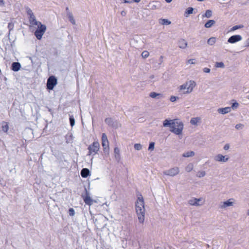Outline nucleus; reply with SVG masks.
I'll use <instances>...</instances> for the list:
<instances>
[{
	"mask_svg": "<svg viewBox=\"0 0 249 249\" xmlns=\"http://www.w3.org/2000/svg\"><path fill=\"white\" fill-rule=\"evenodd\" d=\"M164 127L169 126L170 131L177 135L182 133L183 124L182 122L178 121L177 119L168 120L166 119L163 123Z\"/></svg>",
	"mask_w": 249,
	"mask_h": 249,
	"instance_id": "nucleus-1",
	"label": "nucleus"
},
{
	"mask_svg": "<svg viewBox=\"0 0 249 249\" xmlns=\"http://www.w3.org/2000/svg\"><path fill=\"white\" fill-rule=\"evenodd\" d=\"M29 23L30 24L29 26L30 30L32 32H34L35 35L38 39H41L46 29V26L42 24L40 22L37 21L36 19Z\"/></svg>",
	"mask_w": 249,
	"mask_h": 249,
	"instance_id": "nucleus-2",
	"label": "nucleus"
},
{
	"mask_svg": "<svg viewBox=\"0 0 249 249\" xmlns=\"http://www.w3.org/2000/svg\"><path fill=\"white\" fill-rule=\"evenodd\" d=\"M135 206L139 220L140 222L143 223L144 220L145 209L143 198L141 194L138 197Z\"/></svg>",
	"mask_w": 249,
	"mask_h": 249,
	"instance_id": "nucleus-3",
	"label": "nucleus"
},
{
	"mask_svg": "<svg viewBox=\"0 0 249 249\" xmlns=\"http://www.w3.org/2000/svg\"><path fill=\"white\" fill-rule=\"evenodd\" d=\"M196 86V83L194 81H190L189 82H186L183 85L180 86V90H182L183 93H190L193 88Z\"/></svg>",
	"mask_w": 249,
	"mask_h": 249,
	"instance_id": "nucleus-4",
	"label": "nucleus"
},
{
	"mask_svg": "<svg viewBox=\"0 0 249 249\" xmlns=\"http://www.w3.org/2000/svg\"><path fill=\"white\" fill-rule=\"evenodd\" d=\"M100 144L97 141L94 142L88 147L89 155H94L97 153L99 150Z\"/></svg>",
	"mask_w": 249,
	"mask_h": 249,
	"instance_id": "nucleus-5",
	"label": "nucleus"
},
{
	"mask_svg": "<svg viewBox=\"0 0 249 249\" xmlns=\"http://www.w3.org/2000/svg\"><path fill=\"white\" fill-rule=\"evenodd\" d=\"M57 83V78L54 76H50L48 78V89L52 90Z\"/></svg>",
	"mask_w": 249,
	"mask_h": 249,
	"instance_id": "nucleus-6",
	"label": "nucleus"
},
{
	"mask_svg": "<svg viewBox=\"0 0 249 249\" xmlns=\"http://www.w3.org/2000/svg\"><path fill=\"white\" fill-rule=\"evenodd\" d=\"M82 197L84 201V202L89 206H91L93 202V199L89 196V193L86 190V193L85 195H82Z\"/></svg>",
	"mask_w": 249,
	"mask_h": 249,
	"instance_id": "nucleus-7",
	"label": "nucleus"
},
{
	"mask_svg": "<svg viewBox=\"0 0 249 249\" xmlns=\"http://www.w3.org/2000/svg\"><path fill=\"white\" fill-rule=\"evenodd\" d=\"M179 173V169L178 167H174L168 170L165 171L163 172V174L167 176H175L178 175Z\"/></svg>",
	"mask_w": 249,
	"mask_h": 249,
	"instance_id": "nucleus-8",
	"label": "nucleus"
},
{
	"mask_svg": "<svg viewBox=\"0 0 249 249\" xmlns=\"http://www.w3.org/2000/svg\"><path fill=\"white\" fill-rule=\"evenodd\" d=\"M25 9L27 14L28 16L29 22H31V21H34V20H36V17L33 11L29 7H26Z\"/></svg>",
	"mask_w": 249,
	"mask_h": 249,
	"instance_id": "nucleus-9",
	"label": "nucleus"
},
{
	"mask_svg": "<svg viewBox=\"0 0 249 249\" xmlns=\"http://www.w3.org/2000/svg\"><path fill=\"white\" fill-rule=\"evenodd\" d=\"M242 37L239 35H234L229 38L228 41V42L233 44L237 42L240 41L242 40Z\"/></svg>",
	"mask_w": 249,
	"mask_h": 249,
	"instance_id": "nucleus-10",
	"label": "nucleus"
},
{
	"mask_svg": "<svg viewBox=\"0 0 249 249\" xmlns=\"http://www.w3.org/2000/svg\"><path fill=\"white\" fill-rule=\"evenodd\" d=\"M21 68V65L19 62H13L11 65V70L14 71H18Z\"/></svg>",
	"mask_w": 249,
	"mask_h": 249,
	"instance_id": "nucleus-11",
	"label": "nucleus"
},
{
	"mask_svg": "<svg viewBox=\"0 0 249 249\" xmlns=\"http://www.w3.org/2000/svg\"><path fill=\"white\" fill-rule=\"evenodd\" d=\"M215 160L218 161H226L228 160V158H225V156L221 154H218L215 157Z\"/></svg>",
	"mask_w": 249,
	"mask_h": 249,
	"instance_id": "nucleus-12",
	"label": "nucleus"
},
{
	"mask_svg": "<svg viewBox=\"0 0 249 249\" xmlns=\"http://www.w3.org/2000/svg\"><path fill=\"white\" fill-rule=\"evenodd\" d=\"M90 174L89 170L88 168H83L81 171V175L82 177L86 178Z\"/></svg>",
	"mask_w": 249,
	"mask_h": 249,
	"instance_id": "nucleus-13",
	"label": "nucleus"
},
{
	"mask_svg": "<svg viewBox=\"0 0 249 249\" xmlns=\"http://www.w3.org/2000/svg\"><path fill=\"white\" fill-rule=\"evenodd\" d=\"M201 200H202L201 198H193L189 200V204L191 205H199L200 204L198 202Z\"/></svg>",
	"mask_w": 249,
	"mask_h": 249,
	"instance_id": "nucleus-14",
	"label": "nucleus"
},
{
	"mask_svg": "<svg viewBox=\"0 0 249 249\" xmlns=\"http://www.w3.org/2000/svg\"><path fill=\"white\" fill-rule=\"evenodd\" d=\"M231 111V108L229 107H224V108H219L218 109V112L221 114H226L227 113Z\"/></svg>",
	"mask_w": 249,
	"mask_h": 249,
	"instance_id": "nucleus-15",
	"label": "nucleus"
},
{
	"mask_svg": "<svg viewBox=\"0 0 249 249\" xmlns=\"http://www.w3.org/2000/svg\"><path fill=\"white\" fill-rule=\"evenodd\" d=\"M9 129V126L7 123L3 122L2 123L1 130L4 132H7Z\"/></svg>",
	"mask_w": 249,
	"mask_h": 249,
	"instance_id": "nucleus-16",
	"label": "nucleus"
},
{
	"mask_svg": "<svg viewBox=\"0 0 249 249\" xmlns=\"http://www.w3.org/2000/svg\"><path fill=\"white\" fill-rule=\"evenodd\" d=\"M178 45L180 48H185L187 45V43L184 39H181L178 41Z\"/></svg>",
	"mask_w": 249,
	"mask_h": 249,
	"instance_id": "nucleus-17",
	"label": "nucleus"
},
{
	"mask_svg": "<svg viewBox=\"0 0 249 249\" xmlns=\"http://www.w3.org/2000/svg\"><path fill=\"white\" fill-rule=\"evenodd\" d=\"M102 145L103 147V150L104 151L106 150H108L109 149V142L108 141H105L102 142Z\"/></svg>",
	"mask_w": 249,
	"mask_h": 249,
	"instance_id": "nucleus-18",
	"label": "nucleus"
},
{
	"mask_svg": "<svg viewBox=\"0 0 249 249\" xmlns=\"http://www.w3.org/2000/svg\"><path fill=\"white\" fill-rule=\"evenodd\" d=\"M215 23V21L213 20H209L205 24V27L206 28H210Z\"/></svg>",
	"mask_w": 249,
	"mask_h": 249,
	"instance_id": "nucleus-19",
	"label": "nucleus"
},
{
	"mask_svg": "<svg viewBox=\"0 0 249 249\" xmlns=\"http://www.w3.org/2000/svg\"><path fill=\"white\" fill-rule=\"evenodd\" d=\"M193 10H194V9L192 7L188 8L185 12L184 16L186 17H188L190 14H191L193 13Z\"/></svg>",
	"mask_w": 249,
	"mask_h": 249,
	"instance_id": "nucleus-20",
	"label": "nucleus"
},
{
	"mask_svg": "<svg viewBox=\"0 0 249 249\" xmlns=\"http://www.w3.org/2000/svg\"><path fill=\"white\" fill-rule=\"evenodd\" d=\"M231 200H233V199H230L228 201L224 202L223 203L222 207H226L228 206H232L233 202L232 201H231Z\"/></svg>",
	"mask_w": 249,
	"mask_h": 249,
	"instance_id": "nucleus-21",
	"label": "nucleus"
},
{
	"mask_svg": "<svg viewBox=\"0 0 249 249\" xmlns=\"http://www.w3.org/2000/svg\"><path fill=\"white\" fill-rule=\"evenodd\" d=\"M200 119L198 117L193 118L191 119L190 123L192 124L196 125L200 121Z\"/></svg>",
	"mask_w": 249,
	"mask_h": 249,
	"instance_id": "nucleus-22",
	"label": "nucleus"
},
{
	"mask_svg": "<svg viewBox=\"0 0 249 249\" xmlns=\"http://www.w3.org/2000/svg\"><path fill=\"white\" fill-rule=\"evenodd\" d=\"M68 18L69 19V20L71 21V22L73 25L75 24V20L73 18V17L72 14L71 13H69L68 14Z\"/></svg>",
	"mask_w": 249,
	"mask_h": 249,
	"instance_id": "nucleus-23",
	"label": "nucleus"
},
{
	"mask_svg": "<svg viewBox=\"0 0 249 249\" xmlns=\"http://www.w3.org/2000/svg\"><path fill=\"white\" fill-rule=\"evenodd\" d=\"M216 42V38L214 37L210 38L208 40V43L210 45H213Z\"/></svg>",
	"mask_w": 249,
	"mask_h": 249,
	"instance_id": "nucleus-24",
	"label": "nucleus"
},
{
	"mask_svg": "<svg viewBox=\"0 0 249 249\" xmlns=\"http://www.w3.org/2000/svg\"><path fill=\"white\" fill-rule=\"evenodd\" d=\"M160 23L162 25H169L171 24V21L166 19H160Z\"/></svg>",
	"mask_w": 249,
	"mask_h": 249,
	"instance_id": "nucleus-25",
	"label": "nucleus"
},
{
	"mask_svg": "<svg viewBox=\"0 0 249 249\" xmlns=\"http://www.w3.org/2000/svg\"><path fill=\"white\" fill-rule=\"evenodd\" d=\"M195 153L193 151L187 152L183 154L184 157H189L194 155Z\"/></svg>",
	"mask_w": 249,
	"mask_h": 249,
	"instance_id": "nucleus-26",
	"label": "nucleus"
},
{
	"mask_svg": "<svg viewBox=\"0 0 249 249\" xmlns=\"http://www.w3.org/2000/svg\"><path fill=\"white\" fill-rule=\"evenodd\" d=\"M106 124L108 125H111L113 124V121L111 118H107L105 120Z\"/></svg>",
	"mask_w": 249,
	"mask_h": 249,
	"instance_id": "nucleus-27",
	"label": "nucleus"
},
{
	"mask_svg": "<svg viewBox=\"0 0 249 249\" xmlns=\"http://www.w3.org/2000/svg\"><path fill=\"white\" fill-rule=\"evenodd\" d=\"M212 12L210 10H207L206 11L205 13V16L208 18H210L212 16Z\"/></svg>",
	"mask_w": 249,
	"mask_h": 249,
	"instance_id": "nucleus-28",
	"label": "nucleus"
},
{
	"mask_svg": "<svg viewBox=\"0 0 249 249\" xmlns=\"http://www.w3.org/2000/svg\"><path fill=\"white\" fill-rule=\"evenodd\" d=\"M193 165L192 164H190L186 166L185 170L187 172H189L193 170Z\"/></svg>",
	"mask_w": 249,
	"mask_h": 249,
	"instance_id": "nucleus-29",
	"label": "nucleus"
},
{
	"mask_svg": "<svg viewBox=\"0 0 249 249\" xmlns=\"http://www.w3.org/2000/svg\"><path fill=\"white\" fill-rule=\"evenodd\" d=\"M149 55L148 52L146 51H143L142 53V56L143 58H147Z\"/></svg>",
	"mask_w": 249,
	"mask_h": 249,
	"instance_id": "nucleus-30",
	"label": "nucleus"
},
{
	"mask_svg": "<svg viewBox=\"0 0 249 249\" xmlns=\"http://www.w3.org/2000/svg\"><path fill=\"white\" fill-rule=\"evenodd\" d=\"M242 27H243V25H235V26H233L231 28V31H233L236 30H237L238 29H240V28H241Z\"/></svg>",
	"mask_w": 249,
	"mask_h": 249,
	"instance_id": "nucleus-31",
	"label": "nucleus"
},
{
	"mask_svg": "<svg viewBox=\"0 0 249 249\" xmlns=\"http://www.w3.org/2000/svg\"><path fill=\"white\" fill-rule=\"evenodd\" d=\"M205 175V171H199V172H198L197 173V177H199V178H201V177H203Z\"/></svg>",
	"mask_w": 249,
	"mask_h": 249,
	"instance_id": "nucleus-32",
	"label": "nucleus"
},
{
	"mask_svg": "<svg viewBox=\"0 0 249 249\" xmlns=\"http://www.w3.org/2000/svg\"><path fill=\"white\" fill-rule=\"evenodd\" d=\"M70 122L71 126H73L74 125L75 120L72 116H70Z\"/></svg>",
	"mask_w": 249,
	"mask_h": 249,
	"instance_id": "nucleus-33",
	"label": "nucleus"
},
{
	"mask_svg": "<svg viewBox=\"0 0 249 249\" xmlns=\"http://www.w3.org/2000/svg\"><path fill=\"white\" fill-rule=\"evenodd\" d=\"M69 214L70 216H72L75 214L74 210L73 208H70L69 210Z\"/></svg>",
	"mask_w": 249,
	"mask_h": 249,
	"instance_id": "nucleus-34",
	"label": "nucleus"
},
{
	"mask_svg": "<svg viewBox=\"0 0 249 249\" xmlns=\"http://www.w3.org/2000/svg\"><path fill=\"white\" fill-rule=\"evenodd\" d=\"M215 66L217 68H223L224 67V65L223 62H217L215 64Z\"/></svg>",
	"mask_w": 249,
	"mask_h": 249,
	"instance_id": "nucleus-35",
	"label": "nucleus"
},
{
	"mask_svg": "<svg viewBox=\"0 0 249 249\" xmlns=\"http://www.w3.org/2000/svg\"><path fill=\"white\" fill-rule=\"evenodd\" d=\"M160 95V94L156 93L155 92H151L150 94V96L151 98H154L156 97L157 96Z\"/></svg>",
	"mask_w": 249,
	"mask_h": 249,
	"instance_id": "nucleus-36",
	"label": "nucleus"
},
{
	"mask_svg": "<svg viewBox=\"0 0 249 249\" xmlns=\"http://www.w3.org/2000/svg\"><path fill=\"white\" fill-rule=\"evenodd\" d=\"M107 138L105 133H103L102 135V142L105 141H107Z\"/></svg>",
	"mask_w": 249,
	"mask_h": 249,
	"instance_id": "nucleus-37",
	"label": "nucleus"
},
{
	"mask_svg": "<svg viewBox=\"0 0 249 249\" xmlns=\"http://www.w3.org/2000/svg\"><path fill=\"white\" fill-rule=\"evenodd\" d=\"M134 148L137 150H141L142 149V145L141 144L136 143L134 145Z\"/></svg>",
	"mask_w": 249,
	"mask_h": 249,
	"instance_id": "nucleus-38",
	"label": "nucleus"
},
{
	"mask_svg": "<svg viewBox=\"0 0 249 249\" xmlns=\"http://www.w3.org/2000/svg\"><path fill=\"white\" fill-rule=\"evenodd\" d=\"M119 153L120 150L118 147H115L114 148V153L115 154V157H117V156H119Z\"/></svg>",
	"mask_w": 249,
	"mask_h": 249,
	"instance_id": "nucleus-39",
	"label": "nucleus"
},
{
	"mask_svg": "<svg viewBox=\"0 0 249 249\" xmlns=\"http://www.w3.org/2000/svg\"><path fill=\"white\" fill-rule=\"evenodd\" d=\"M154 145H155V143L154 142H150V144H149L148 149L149 150H153L154 149Z\"/></svg>",
	"mask_w": 249,
	"mask_h": 249,
	"instance_id": "nucleus-40",
	"label": "nucleus"
},
{
	"mask_svg": "<svg viewBox=\"0 0 249 249\" xmlns=\"http://www.w3.org/2000/svg\"><path fill=\"white\" fill-rule=\"evenodd\" d=\"M14 27V24L12 23H9L8 25V28L9 29V31H11Z\"/></svg>",
	"mask_w": 249,
	"mask_h": 249,
	"instance_id": "nucleus-41",
	"label": "nucleus"
},
{
	"mask_svg": "<svg viewBox=\"0 0 249 249\" xmlns=\"http://www.w3.org/2000/svg\"><path fill=\"white\" fill-rule=\"evenodd\" d=\"M195 59H189L187 62V63L188 64H195Z\"/></svg>",
	"mask_w": 249,
	"mask_h": 249,
	"instance_id": "nucleus-42",
	"label": "nucleus"
},
{
	"mask_svg": "<svg viewBox=\"0 0 249 249\" xmlns=\"http://www.w3.org/2000/svg\"><path fill=\"white\" fill-rule=\"evenodd\" d=\"M238 106H239L238 103L237 102H235V103H234L232 104L231 107L233 108H237L238 107Z\"/></svg>",
	"mask_w": 249,
	"mask_h": 249,
	"instance_id": "nucleus-43",
	"label": "nucleus"
},
{
	"mask_svg": "<svg viewBox=\"0 0 249 249\" xmlns=\"http://www.w3.org/2000/svg\"><path fill=\"white\" fill-rule=\"evenodd\" d=\"M177 97L176 96H172L170 98V101L172 102H175L177 100Z\"/></svg>",
	"mask_w": 249,
	"mask_h": 249,
	"instance_id": "nucleus-44",
	"label": "nucleus"
},
{
	"mask_svg": "<svg viewBox=\"0 0 249 249\" xmlns=\"http://www.w3.org/2000/svg\"><path fill=\"white\" fill-rule=\"evenodd\" d=\"M243 126V125L242 124H237L235 125V128L237 129L240 128L242 127V126Z\"/></svg>",
	"mask_w": 249,
	"mask_h": 249,
	"instance_id": "nucleus-45",
	"label": "nucleus"
},
{
	"mask_svg": "<svg viewBox=\"0 0 249 249\" xmlns=\"http://www.w3.org/2000/svg\"><path fill=\"white\" fill-rule=\"evenodd\" d=\"M5 5V2L4 0H0V6H4Z\"/></svg>",
	"mask_w": 249,
	"mask_h": 249,
	"instance_id": "nucleus-46",
	"label": "nucleus"
},
{
	"mask_svg": "<svg viewBox=\"0 0 249 249\" xmlns=\"http://www.w3.org/2000/svg\"><path fill=\"white\" fill-rule=\"evenodd\" d=\"M203 71H204L205 72H207V73L209 72L210 71V69L207 68H204V70H203Z\"/></svg>",
	"mask_w": 249,
	"mask_h": 249,
	"instance_id": "nucleus-47",
	"label": "nucleus"
},
{
	"mask_svg": "<svg viewBox=\"0 0 249 249\" xmlns=\"http://www.w3.org/2000/svg\"><path fill=\"white\" fill-rule=\"evenodd\" d=\"M229 148V145L228 144H226L225 145L224 147V149L225 150H228Z\"/></svg>",
	"mask_w": 249,
	"mask_h": 249,
	"instance_id": "nucleus-48",
	"label": "nucleus"
},
{
	"mask_svg": "<svg viewBox=\"0 0 249 249\" xmlns=\"http://www.w3.org/2000/svg\"><path fill=\"white\" fill-rule=\"evenodd\" d=\"M42 198H39L38 199V201H39V202L40 203H42Z\"/></svg>",
	"mask_w": 249,
	"mask_h": 249,
	"instance_id": "nucleus-49",
	"label": "nucleus"
},
{
	"mask_svg": "<svg viewBox=\"0 0 249 249\" xmlns=\"http://www.w3.org/2000/svg\"><path fill=\"white\" fill-rule=\"evenodd\" d=\"M172 0H165V1H166L167 2H168V3H169V2H171V1H172Z\"/></svg>",
	"mask_w": 249,
	"mask_h": 249,
	"instance_id": "nucleus-50",
	"label": "nucleus"
},
{
	"mask_svg": "<svg viewBox=\"0 0 249 249\" xmlns=\"http://www.w3.org/2000/svg\"><path fill=\"white\" fill-rule=\"evenodd\" d=\"M136 2H139L141 1V0H133Z\"/></svg>",
	"mask_w": 249,
	"mask_h": 249,
	"instance_id": "nucleus-51",
	"label": "nucleus"
},
{
	"mask_svg": "<svg viewBox=\"0 0 249 249\" xmlns=\"http://www.w3.org/2000/svg\"><path fill=\"white\" fill-rule=\"evenodd\" d=\"M124 14H125V12H124V13H123V12H122L121 13V14H122V15H124Z\"/></svg>",
	"mask_w": 249,
	"mask_h": 249,
	"instance_id": "nucleus-52",
	"label": "nucleus"
},
{
	"mask_svg": "<svg viewBox=\"0 0 249 249\" xmlns=\"http://www.w3.org/2000/svg\"><path fill=\"white\" fill-rule=\"evenodd\" d=\"M124 14H125V12H124V13H123V12H122L121 13V14H122V15H124Z\"/></svg>",
	"mask_w": 249,
	"mask_h": 249,
	"instance_id": "nucleus-53",
	"label": "nucleus"
},
{
	"mask_svg": "<svg viewBox=\"0 0 249 249\" xmlns=\"http://www.w3.org/2000/svg\"><path fill=\"white\" fill-rule=\"evenodd\" d=\"M124 14H125V12H124V13H123V12H122L121 13V14H122V15H124Z\"/></svg>",
	"mask_w": 249,
	"mask_h": 249,
	"instance_id": "nucleus-54",
	"label": "nucleus"
},
{
	"mask_svg": "<svg viewBox=\"0 0 249 249\" xmlns=\"http://www.w3.org/2000/svg\"><path fill=\"white\" fill-rule=\"evenodd\" d=\"M124 14H125V12H124V13H123V12H122L121 13V14H122V15H124Z\"/></svg>",
	"mask_w": 249,
	"mask_h": 249,
	"instance_id": "nucleus-55",
	"label": "nucleus"
},
{
	"mask_svg": "<svg viewBox=\"0 0 249 249\" xmlns=\"http://www.w3.org/2000/svg\"><path fill=\"white\" fill-rule=\"evenodd\" d=\"M46 127H47V124H46V126H45L44 129H45Z\"/></svg>",
	"mask_w": 249,
	"mask_h": 249,
	"instance_id": "nucleus-56",
	"label": "nucleus"
},
{
	"mask_svg": "<svg viewBox=\"0 0 249 249\" xmlns=\"http://www.w3.org/2000/svg\"><path fill=\"white\" fill-rule=\"evenodd\" d=\"M248 214L249 215V212Z\"/></svg>",
	"mask_w": 249,
	"mask_h": 249,
	"instance_id": "nucleus-57",
	"label": "nucleus"
}]
</instances>
